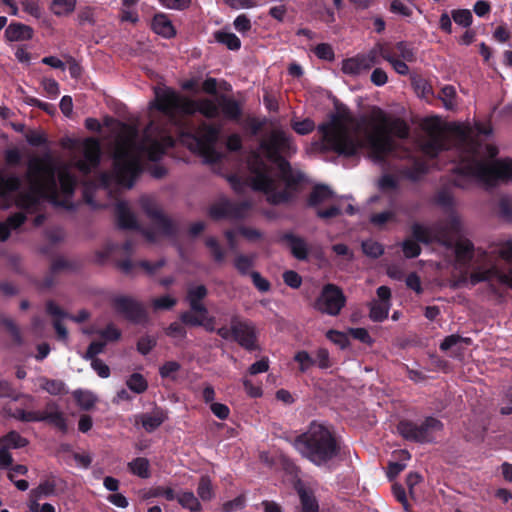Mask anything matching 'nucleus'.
<instances>
[{
    "instance_id": "f257e3e1",
    "label": "nucleus",
    "mask_w": 512,
    "mask_h": 512,
    "mask_svg": "<svg viewBox=\"0 0 512 512\" xmlns=\"http://www.w3.org/2000/svg\"><path fill=\"white\" fill-rule=\"evenodd\" d=\"M492 129L489 125L476 124L474 127L459 124L449 134L434 131L421 142L423 154L429 158L455 149L458 160L454 167V184L468 189L474 183L487 187L512 181V159H496L497 148L487 139Z\"/></svg>"
},
{
    "instance_id": "f03ea898",
    "label": "nucleus",
    "mask_w": 512,
    "mask_h": 512,
    "mask_svg": "<svg viewBox=\"0 0 512 512\" xmlns=\"http://www.w3.org/2000/svg\"><path fill=\"white\" fill-rule=\"evenodd\" d=\"M321 146L345 156L356 155L366 149L368 157L381 163L397 152L394 137L404 139L409 134L407 124L400 118H392L381 109H374L367 121L355 118L343 110L332 114L327 122L319 125Z\"/></svg>"
},
{
    "instance_id": "7ed1b4c3",
    "label": "nucleus",
    "mask_w": 512,
    "mask_h": 512,
    "mask_svg": "<svg viewBox=\"0 0 512 512\" xmlns=\"http://www.w3.org/2000/svg\"><path fill=\"white\" fill-rule=\"evenodd\" d=\"M71 169V164L56 162L50 156L34 158L28 165L25 189L18 177L0 175V208L15 205L26 214L40 212L46 202L68 208L76 186Z\"/></svg>"
},
{
    "instance_id": "20e7f679",
    "label": "nucleus",
    "mask_w": 512,
    "mask_h": 512,
    "mask_svg": "<svg viewBox=\"0 0 512 512\" xmlns=\"http://www.w3.org/2000/svg\"><path fill=\"white\" fill-rule=\"evenodd\" d=\"M172 145V137L153 121L141 138L134 127L119 125L113 146V170L111 174H102L100 186L105 190L114 184L131 188L141 173V158L147 156L150 160H158Z\"/></svg>"
},
{
    "instance_id": "39448f33",
    "label": "nucleus",
    "mask_w": 512,
    "mask_h": 512,
    "mask_svg": "<svg viewBox=\"0 0 512 512\" xmlns=\"http://www.w3.org/2000/svg\"><path fill=\"white\" fill-rule=\"evenodd\" d=\"M296 145L283 130L274 129L260 143V151L275 166L276 172L270 169L259 153L249 159L251 186L263 192L269 202L279 204L290 197V189L302 179L299 172H293L289 163L283 158L296 152Z\"/></svg>"
},
{
    "instance_id": "423d86ee",
    "label": "nucleus",
    "mask_w": 512,
    "mask_h": 512,
    "mask_svg": "<svg viewBox=\"0 0 512 512\" xmlns=\"http://www.w3.org/2000/svg\"><path fill=\"white\" fill-rule=\"evenodd\" d=\"M435 202L449 211L446 219L433 226L413 225V234L426 244L437 242L451 248L455 258L461 262L471 255L472 243L466 237V227L462 216L455 211V199L448 190H441L435 196Z\"/></svg>"
},
{
    "instance_id": "0eeeda50",
    "label": "nucleus",
    "mask_w": 512,
    "mask_h": 512,
    "mask_svg": "<svg viewBox=\"0 0 512 512\" xmlns=\"http://www.w3.org/2000/svg\"><path fill=\"white\" fill-rule=\"evenodd\" d=\"M473 259L472 271L469 276L464 277V281L471 285H476L480 282H496L511 287L508 283L500 281L496 277L489 279H481L476 281L475 278H480L495 271L497 274L512 275V241H506L499 245L492 247L489 252L471 249V255L467 260L456 263L459 267L465 266L470 260Z\"/></svg>"
},
{
    "instance_id": "6e6552de",
    "label": "nucleus",
    "mask_w": 512,
    "mask_h": 512,
    "mask_svg": "<svg viewBox=\"0 0 512 512\" xmlns=\"http://www.w3.org/2000/svg\"><path fill=\"white\" fill-rule=\"evenodd\" d=\"M295 449L317 466H325L340 453L339 443L329 427L312 422L307 431L294 440Z\"/></svg>"
},
{
    "instance_id": "1a4fd4ad",
    "label": "nucleus",
    "mask_w": 512,
    "mask_h": 512,
    "mask_svg": "<svg viewBox=\"0 0 512 512\" xmlns=\"http://www.w3.org/2000/svg\"><path fill=\"white\" fill-rule=\"evenodd\" d=\"M156 108L170 119L176 114L201 113L207 118H216L219 115L218 98L200 99L194 101L183 97L168 88H158L155 91V100L150 104V109Z\"/></svg>"
},
{
    "instance_id": "9d476101",
    "label": "nucleus",
    "mask_w": 512,
    "mask_h": 512,
    "mask_svg": "<svg viewBox=\"0 0 512 512\" xmlns=\"http://www.w3.org/2000/svg\"><path fill=\"white\" fill-rule=\"evenodd\" d=\"M309 203L312 206H328L327 209H318L317 215L328 219L341 213L352 215L355 208L350 197H336L327 186H317L310 195Z\"/></svg>"
},
{
    "instance_id": "9b49d317",
    "label": "nucleus",
    "mask_w": 512,
    "mask_h": 512,
    "mask_svg": "<svg viewBox=\"0 0 512 512\" xmlns=\"http://www.w3.org/2000/svg\"><path fill=\"white\" fill-rule=\"evenodd\" d=\"M220 128L203 124L196 133L180 132V141L186 145L191 151L199 153L206 157L208 161L218 159V154L214 150L217 142Z\"/></svg>"
},
{
    "instance_id": "f8f14e48",
    "label": "nucleus",
    "mask_w": 512,
    "mask_h": 512,
    "mask_svg": "<svg viewBox=\"0 0 512 512\" xmlns=\"http://www.w3.org/2000/svg\"><path fill=\"white\" fill-rule=\"evenodd\" d=\"M139 204L152 224L151 229L144 231V235L148 241L158 242L173 234L175 229L174 224L163 215L152 196H142L139 199Z\"/></svg>"
},
{
    "instance_id": "ddd939ff",
    "label": "nucleus",
    "mask_w": 512,
    "mask_h": 512,
    "mask_svg": "<svg viewBox=\"0 0 512 512\" xmlns=\"http://www.w3.org/2000/svg\"><path fill=\"white\" fill-rule=\"evenodd\" d=\"M64 147L68 149L78 150L83 154L82 158L77 159L73 156V165L84 174L89 173L96 168L100 161V143L94 138H86L82 141L68 139L64 143Z\"/></svg>"
},
{
    "instance_id": "4468645a",
    "label": "nucleus",
    "mask_w": 512,
    "mask_h": 512,
    "mask_svg": "<svg viewBox=\"0 0 512 512\" xmlns=\"http://www.w3.org/2000/svg\"><path fill=\"white\" fill-rule=\"evenodd\" d=\"M443 428L442 423L432 417L426 418L420 424L410 421H402L399 423L398 432L407 440L416 442L432 441L435 435Z\"/></svg>"
},
{
    "instance_id": "2eb2a0df",
    "label": "nucleus",
    "mask_w": 512,
    "mask_h": 512,
    "mask_svg": "<svg viewBox=\"0 0 512 512\" xmlns=\"http://www.w3.org/2000/svg\"><path fill=\"white\" fill-rule=\"evenodd\" d=\"M383 52L382 43H377L367 53L357 54L342 61L341 70L349 76H359L367 73L374 65L379 63L380 53Z\"/></svg>"
},
{
    "instance_id": "dca6fc26",
    "label": "nucleus",
    "mask_w": 512,
    "mask_h": 512,
    "mask_svg": "<svg viewBox=\"0 0 512 512\" xmlns=\"http://www.w3.org/2000/svg\"><path fill=\"white\" fill-rule=\"evenodd\" d=\"M217 334L223 339L237 341L248 350L255 348L256 332L254 326L248 321L240 320L238 317L231 319L230 329L221 327L217 329Z\"/></svg>"
},
{
    "instance_id": "f3484780",
    "label": "nucleus",
    "mask_w": 512,
    "mask_h": 512,
    "mask_svg": "<svg viewBox=\"0 0 512 512\" xmlns=\"http://www.w3.org/2000/svg\"><path fill=\"white\" fill-rule=\"evenodd\" d=\"M345 304V297L342 291L333 284H327L323 287L315 307L328 315L335 316L339 314Z\"/></svg>"
},
{
    "instance_id": "a211bd4d",
    "label": "nucleus",
    "mask_w": 512,
    "mask_h": 512,
    "mask_svg": "<svg viewBox=\"0 0 512 512\" xmlns=\"http://www.w3.org/2000/svg\"><path fill=\"white\" fill-rule=\"evenodd\" d=\"M249 209L247 203L235 204L225 199L215 202L209 210V214L213 219L222 218H242Z\"/></svg>"
},
{
    "instance_id": "6ab92c4d",
    "label": "nucleus",
    "mask_w": 512,
    "mask_h": 512,
    "mask_svg": "<svg viewBox=\"0 0 512 512\" xmlns=\"http://www.w3.org/2000/svg\"><path fill=\"white\" fill-rule=\"evenodd\" d=\"M47 311L50 315H52L54 320V327L58 334V337L61 340H66L68 337V332L66 328L61 324L60 320L63 318H70L75 322H83L88 319L89 313L85 310H81L76 316H69L68 314L64 313L56 304L54 303H48L47 305Z\"/></svg>"
},
{
    "instance_id": "aec40b11",
    "label": "nucleus",
    "mask_w": 512,
    "mask_h": 512,
    "mask_svg": "<svg viewBox=\"0 0 512 512\" xmlns=\"http://www.w3.org/2000/svg\"><path fill=\"white\" fill-rule=\"evenodd\" d=\"M180 318L186 325L202 326L206 331L217 332L215 327V318L209 315L206 308H204V311H193L191 309L188 312L182 313Z\"/></svg>"
},
{
    "instance_id": "412c9836",
    "label": "nucleus",
    "mask_w": 512,
    "mask_h": 512,
    "mask_svg": "<svg viewBox=\"0 0 512 512\" xmlns=\"http://www.w3.org/2000/svg\"><path fill=\"white\" fill-rule=\"evenodd\" d=\"M115 309L127 318L140 322L145 318L143 307L136 301L127 297H117L114 300Z\"/></svg>"
},
{
    "instance_id": "4be33fe9",
    "label": "nucleus",
    "mask_w": 512,
    "mask_h": 512,
    "mask_svg": "<svg viewBox=\"0 0 512 512\" xmlns=\"http://www.w3.org/2000/svg\"><path fill=\"white\" fill-rule=\"evenodd\" d=\"M40 418V421H48L61 431L67 430L66 418L55 403L47 404L45 410L40 412Z\"/></svg>"
},
{
    "instance_id": "5701e85b",
    "label": "nucleus",
    "mask_w": 512,
    "mask_h": 512,
    "mask_svg": "<svg viewBox=\"0 0 512 512\" xmlns=\"http://www.w3.org/2000/svg\"><path fill=\"white\" fill-rule=\"evenodd\" d=\"M33 37V29L25 24L11 23L5 30V38L9 42L30 40Z\"/></svg>"
},
{
    "instance_id": "b1692460",
    "label": "nucleus",
    "mask_w": 512,
    "mask_h": 512,
    "mask_svg": "<svg viewBox=\"0 0 512 512\" xmlns=\"http://www.w3.org/2000/svg\"><path fill=\"white\" fill-rule=\"evenodd\" d=\"M116 214L118 224L122 228L135 229L137 228V221L135 215L131 212L130 207L125 202H119L116 205Z\"/></svg>"
},
{
    "instance_id": "393cba45",
    "label": "nucleus",
    "mask_w": 512,
    "mask_h": 512,
    "mask_svg": "<svg viewBox=\"0 0 512 512\" xmlns=\"http://www.w3.org/2000/svg\"><path fill=\"white\" fill-rule=\"evenodd\" d=\"M219 113L222 112L223 116L230 120H237L241 115L240 104L230 98L221 96L218 97Z\"/></svg>"
},
{
    "instance_id": "a878e982",
    "label": "nucleus",
    "mask_w": 512,
    "mask_h": 512,
    "mask_svg": "<svg viewBox=\"0 0 512 512\" xmlns=\"http://www.w3.org/2000/svg\"><path fill=\"white\" fill-rule=\"evenodd\" d=\"M301 505L302 512H319L318 503L310 489L299 483L296 487Z\"/></svg>"
},
{
    "instance_id": "bb28decb",
    "label": "nucleus",
    "mask_w": 512,
    "mask_h": 512,
    "mask_svg": "<svg viewBox=\"0 0 512 512\" xmlns=\"http://www.w3.org/2000/svg\"><path fill=\"white\" fill-rule=\"evenodd\" d=\"M207 295V289L203 285H192L188 289L187 300L193 311H204L206 308L201 300Z\"/></svg>"
},
{
    "instance_id": "cd10ccee",
    "label": "nucleus",
    "mask_w": 512,
    "mask_h": 512,
    "mask_svg": "<svg viewBox=\"0 0 512 512\" xmlns=\"http://www.w3.org/2000/svg\"><path fill=\"white\" fill-rule=\"evenodd\" d=\"M152 29L155 33L165 38H170L176 33L172 22L165 14L155 15L152 21Z\"/></svg>"
},
{
    "instance_id": "c85d7f7f",
    "label": "nucleus",
    "mask_w": 512,
    "mask_h": 512,
    "mask_svg": "<svg viewBox=\"0 0 512 512\" xmlns=\"http://www.w3.org/2000/svg\"><path fill=\"white\" fill-rule=\"evenodd\" d=\"M285 241L287 242L292 254L299 260H304L308 256V245L306 241L298 236L288 234L285 236Z\"/></svg>"
},
{
    "instance_id": "c756f323",
    "label": "nucleus",
    "mask_w": 512,
    "mask_h": 512,
    "mask_svg": "<svg viewBox=\"0 0 512 512\" xmlns=\"http://www.w3.org/2000/svg\"><path fill=\"white\" fill-rule=\"evenodd\" d=\"M166 418L167 416L162 410H154L151 413L142 414L140 421L146 431L152 432L158 428Z\"/></svg>"
},
{
    "instance_id": "7c9ffc66",
    "label": "nucleus",
    "mask_w": 512,
    "mask_h": 512,
    "mask_svg": "<svg viewBox=\"0 0 512 512\" xmlns=\"http://www.w3.org/2000/svg\"><path fill=\"white\" fill-rule=\"evenodd\" d=\"M237 234L242 235L249 241H256L262 236L260 231L251 227H240L237 230L227 231L226 238L232 249L236 247L235 237Z\"/></svg>"
},
{
    "instance_id": "2f4dec72",
    "label": "nucleus",
    "mask_w": 512,
    "mask_h": 512,
    "mask_svg": "<svg viewBox=\"0 0 512 512\" xmlns=\"http://www.w3.org/2000/svg\"><path fill=\"white\" fill-rule=\"evenodd\" d=\"M383 52L380 53V57L389 62L393 69L400 75H407L409 73V68L406 64L407 61L397 58L394 55L386 44L382 43Z\"/></svg>"
},
{
    "instance_id": "473e14b6",
    "label": "nucleus",
    "mask_w": 512,
    "mask_h": 512,
    "mask_svg": "<svg viewBox=\"0 0 512 512\" xmlns=\"http://www.w3.org/2000/svg\"><path fill=\"white\" fill-rule=\"evenodd\" d=\"M177 501L184 508L191 512H200L202 505L199 499L191 491H180L177 493Z\"/></svg>"
},
{
    "instance_id": "72a5a7b5",
    "label": "nucleus",
    "mask_w": 512,
    "mask_h": 512,
    "mask_svg": "<svg viewBox=\"0 0 512 512\" xmlns=\"http://www.w3.org/2000/svg\"><path fill=\"white\" fill-rule=\"evenodd\" d=\"M25 218V215L19 212L9 217L6 222H0V240H6L11 230L18 228L25 221Z\"/></svg>"
},
{
    "instance_id": "f704fd0d",
    "label": "nucleus",
    "mask_w": 512,
    "mask_h": 512,
    "mask_svg": "<svg viewBox=\"0 0 512 512\" xmlns=\"http://www.w3.org/2000/svg\"><path fill=\"white\" fill-rule=\"evenodd\" d=\"M76 3V0H52L50 10L55 16H68L74 12Z\"/></svg>"
},
{
    "instance_id": "c9c22d12",
    "label": "nucleus",
    "mask_w": 512,
    "mask_h": 512,
    "mask_svg": "<svg viewBox=\"0 0 512 512\" xmlns=\"http://www.w3.org/2000/svg\"><path fill=\"white\" fill-rule=\"evenodd\" d=\"M27 444V439L22 437L16 431H10L6 435L0 437V446L9 450L25 447Z\"/></svg>"
},
{
    "instance_id": "e433bc0d",
    "label": "nucleus",
    "mask_w": 512,
    "mask_h": 512,
    "mask_svg": "<svg viewBox=\"0 0 512 512\" xmlns=\"http://www.w3.org/2000/svg\"><path fill=\"white\" fill-rule=\"evenodd\" d=\"M130 472L140 478L150 477V463L149 460L144 457H138L128 463Z\"/></svg>"
},
{
    "instance_id": "4c0bfd02",
    "label": "nucleus",
    "mask_w": 512,
    "mask_h": 512,
    "mask_svg": "<svg viewBox=\"0 0 512 512\" xmlns=\"http://www.w3.org/2000/svg\"><path fill=\"white\" fill-rule=\"evenodd\" d=\"M214 38L230 50H238L241 47V41L234 33L217 31L214 33Z\"/></svg>"
},
{
    "instance_id": "58836bf2",
    "label": "nucleus",
    "mask_w": 512,
    "mask_h": 512,
    "mask_svg": "<svg viewBox=\"0 0 512 512\" xmlns=\"http://www.w3.org/2000/svg\"><path fill=\"white\" fill-rule=\"evenodd\" d=\"M439 98L447 110H454L457 108V94L455 87L446 85L442 87Z\"/></svg>"
},
{
    "instance_id": "ea45409f",
    "label": "nucleus",
    "mask_w": 512,
    "mask_h": 512,
    "mask_svg": "<svg viewBox=\"0 0 512 512\" xmlns=\"http://www.w3.org/2000/svg\"><path fill=\"white\" fill-rule=\"evenodd\" d=\"M73 396L83 410L91 409L97 401V397L94 393L87 390H76L73 392Z\"/></svg>"
},
{
    "instance_id": "a19ab883",
    "label": "nucleus",
    "mask_w": 512,
    "mask_h": 512,
    "mask_svg": "<svg viewBox=\"0 0 512 512\" xmlns=\"http://www.w3.org/2000/svg\"><path fill=\"white\" fill-rule=\"evenodd\" d=\"M390 306V303L373 300L370 307L371 319L374 321H383L386 319L390 310Z\"/></svg>"
},
{
    "instance_id": "79ce46f5",
    "label": "nucleus",
    "mask_w": 512,
    "mask_h": 512,
    "mask_svg": "<svg viewBox=\"0 0 512 512\" xmlns=\"http://www.w3.org/2000/svg\"><path fill=\"white\" fill-rule=\"evenodd\" d=\"M126 385L128 386V388L131 391H133V392H135L137 394L143 393L147 389V387H148L147 381L139 373L132 374L127 379Z\"/></svg>"
},
{
    "instance_id": "37998d69",
    "label": "nucleus",
    "mask_w": 512,
    "mask_h": 512,
    "mask_svg": "<svg viewBox=\"0 0 512 512\" xmlns=\"http://www.w3.org/2000/svg\"><path fill=\"white\" fill-rule=\"evenodd\" d=\"M197 494L199 498L203 501H209L213 498V487L211 480L208 477H201L199 485L197 487Z\"/></svg>"
},
{
    "instance_id": "c03bdc74",
    "label": "nucleus",
    "mask_w": 512,
    "mask_h": 512,
    "mask_svg": "<svg viewBox=\"0 0 512 512\" xmlns=\"http://www.w3.org/2000/svg\"><path fill=\"white\" fill-rule=\"evenodd\" d=\"M294 361L298 363L302 373L307 372L314 366V358L305 350L298 351L294 355Z\"/></svg>"
},
{
    "instance_id": "a18cd8bd",
    "label": "nucleus",
    "mask_w": 512,
    "mask_h": 512,
    "mask_svg": "<svg viewBox=\"0 0 512 512\" xmlns=\"http://www.w3.org/2000/svg\"><path fill=\"white\" fill-rule=\"evenodd\" d=\"M397 58L402 59L407 62H412L415 59V54L413 49L404 42H399L396 44L394 50H390Z\"/></svg>"
},
{
    "instance_id": "49530a36",
    "label": "nucleus",
    "mask_w": 512,
    "mask_h": 512,
    "mask_svg": "<svg viewBox=\"0 0 512 512\" xmlns=\"http://www.w3.org/2000/svg\"><path fill=\"white\" fill-rule=\"evenodd\" d=\"M396 213L394 210H387L380 213H376L371 216L370 222L376 227H383L385 224L395 220Z\"/></svg>"
},
{
    "instance_id": "de8ad7c7",
    "label": "nucleus",
    "mask_w": 512,
    "mask_h": 512,
    "mask_svg": "<svg viewBox=\"0 0 512 512\" xmlns=\"http://www.w3.org/2000/svg\"><path fill=\"white\" fill-rule=\"evenodd\" d=\"M40 387L52 395H59L64 390V383L59 380L43 378L40 380Z\"/></svg>"
},
{
    "instance_id": "09e8293b",
    "label": "nucleus",
    "mask_w": 512,
    "mask_h": 512,
    "mask_svg": "<svg viewBox=\"0 0 512 512\" xmlns=\"http://www.w3.org/2000/svg\"><path fill=\"white\" fill-rule=\"evenodd\" d=\"M313 358L314 366H317L320 369H328L332 366L329 352L324 348L317 349V351L315 352V357Z\"/></svg>"
},
{
    "instance_id": "8fccbe9b",
    "label": "nucleus",
    "mask_w": 512,
    "mask_h": 512,
    "mask_svg": "<svg viewBox=\"0 0 512 512\" xmlns=\"http://www.w3.org/2000/svg\"><path fill=\"white\" fill-rule=\"evenodd\" d=\"M412 235L414 234L412 233ZM413 237L415 238V240L407 239L402 244L403 252L407 258H413L420 254V247L417 241L424 243L423 241L418 240L415 236Z\"/></svg>"
},
{
    "instance_id": "3c124183",
    "label": "nucleus",
    "mask_w": 512,
    "mask_h": 512,
    "mask_svg": "<svg viewBox=\"0 0 512 512\" xmlns=\"http://www.w3.org/2000/svg\"><path fill=\"white\" fill-rule=\"evenodd\" d=\"M362 249H363V252L367 256L373 257V258H377V257L381 256L384 252L382 245L379 244L378 242H375L372 240L363 242Z\"/></svg>"
},
{
    "instance_id": "603ef678",
    "label": "nucleus",
    "mask_w": 512,
    "mask_h": 512,
    "mask_svg": "<svg viewBox=\"0 0 512 512\" xmlns=\"http://www.w3.org/2000/svg\"><path fill=\"white\" fill-rule=\"evenodd\" d=\"M452 18L456 24L468 27L472 22V13L468 9L454 10L452 11Z\"/></svg>"
},
{
    "instance_id": "864d4df0",
    "label": "nucleus",
    "mask_w": 512,
    "mask_h": 512,
    "mask_svg": "<svg viewBox=\"0 0 512 512\" xmlns=\"http://www.w3.org/2000/svg\"><path fill=\"white\" fill-rule=\"evenodd\" d=\"M179 370L180 364L178 362L168 361L160 367L159 373L163 378L175 379L176 374Z\"/></svg>"
},
{
    "instance_id": "5fc2aeb1",
    "label": "nucleus",
    "mask_w": 512,
    "mask_h": 512,
    "mask_svg": "<svg viewBox=\"0 0 512 512\" xmlns=\"http://www.w3.org/2000/svg\"><path fill=\"white\" fill-rule=\"evenodd\" d=\"M176 304V299L170 295H164L152 300V306L155 310H167Z\"/></svg>"
},
{
    "instance_id": "6e6d98bb",
    "label": "nucleus",
    "mask_w": 512,
    "mask_h": 512,
    "mask_svg": "<svg viewBox=\"0 0 512 512\" xmlns=\"http://www.w3.org/2000/svg\"><path fill=\"white\" fill-rule=\"evenodd\" d=\"M20 4L23 10L32 17L37 19L41 17V8L38 0H20Z\"/></svg>"
},
{
    "instance_id": "4d7b16f0",
    "label": "nucleus",
    "mask_w": 512,
    "mask_h": 512,
    "mask_svg": "<svg viewBox=\"0 0 512 512\" xmlns=\"http://www.w3.org/2000/svg\"><path fill=\"white\" fill-rule=\"evenodd\" d=\"M467 343L468 342L466 339L460 338L459 336L456 335H450L443 340V342L440 345V348L443 351H449L454 346L464 347V345Z\"/></svg>"
},
{
    "instance_id": "13d9d810",
    "label": "nucleus",
    "mask_w": 512,
    "mask_h": 512,
    "mask_svg": "<svg viewBox=\"0 0 512 512\" xmlns=\"http://www.w3.org/2000/svg\"><path fill=\"white\" fill-rule=\"evenodd\" d=\"M286 14L287 6L284 0H279L277 4L269 9V15L279 22H282L285 19Z\"/></svg>"
},
{
    "instance_id": "bf43d9fd",
    "label": "nucleus",
    "mask_w": 512,
    "mask_h": 512,
    "mask_svg": "<svg viewBox=\"0 0 512 512\" xmlns=\"http://www.w3.org/2000/svg\"><path fill=\"white\" fill-rule=\"evenodd\" d=\"M378 186L382 192L390 193L397 189L398 182L393 176L384 175L380 178Z\"/></svg>"
},
{
    "instance_id": "052dcab7",
    "label": "nucleus",
    "mask_w": 512,
    "mask_h": 512,
    "mask_svg": "<svg viewBox=\"0 0 512 512\" xmlns=\"http://www.w3.org/2000/svg\"><path fill=\"white\" fill-rule=\"evenodd\" d=\"M13 417L25 421V422H40V411H25L23 409H17L13 414Z\"/></svg>"
},
{
    "instance_id": "680f3d73",
    "label": "nucleus",
    "mask_w": 512,
    "mask_h": 512,
    "mask_svg": "<svg viewBox=\"0 0 512 512\" xmlns=\"http://www.w3.org/2000/svg\"><path fill=\"white\" fill-rule=\"evenodd\" d=\"M42 87H43L44 91L46 92V94L48 95V97H50V98H56L60 93L59 84L54 79H51V78L43 79Z\"/></svg>"
},
{
    "instance_id": "e2e57ef3",
    "label": "nucleus",
    "mask_w": 512,
    "mask_h": 512,
    "mask_svg": "<svg viewBox=\"0 0 512 512\" xmlns=\"http://www.w3.org/2000/svg\"><path fill=\"white\" fill-rule=\"evenodd\" d=\"M314 122L310 119L302 121H295L292 123V128L300 135H306L314 129Z\"/></svg>"
},
{
    "instance_id": "0e129e2a",
    "label": "nucleus",
    "mask_w": 512,
    "mask_h": 512,
    "mask_svg": "<svg viewBox=\"0 0 512 512\" xmlns=\"http://www.w3.org/2000/svg\"><path fill=\"white\" fill-rule=\"evenodd\" d=\"M166 334L176 340H182L186 336V330L181 323L174 322L167 328Z\"/></svg>"
},
{
    "instance_id": "69168bd1",
    "label": "nucleus",
    "mask_w": 512,
    "mask_h": 512,
    "mask_svg": "<svg viewBox=\"0 0 512 512\" xmlns=\"http://www.w3.org/2000/svg\"><path fill=\"white\" fill-rule=\"evenodd\" d=\"M314 52L320 59L327 61L334 59V51L329 44L322 43L317 45L314 49Z\"/></svg>"
},
{
    "instance_id": "338daca9",
    "label": "nucleus",
    "mask_w": 512,
    "mask_h": 512,
    "mask_svg": "<svg viewBox=\"0 0 512 512\" xmlns=\"http://www.w3.org/2000/svg\"><path fill=\"white\" fill-rule=\"evenodd\" d=\"M390 11L394 14H399L404 17H409L412 15V9L400 0L391 1Z\"/></svg>"
},
{
    "instance_id": "774afa93",
    "label": "nucleus",
    "mask_w": 512,
    "mask_h": 512,
    "mask_svg": "<svg viewBox=\"0 0 512 512\" xmlns=\"http://www.w3.org/2000/svg\"><path fill=\"white\" fill-rule=\"evenodd\" d=\"M209 407H210L211 412L217 418H219L221 420H225L229 417L230 409L227 405L215 402V403H211V405Z\"/></svg>"
}]
</instances>
